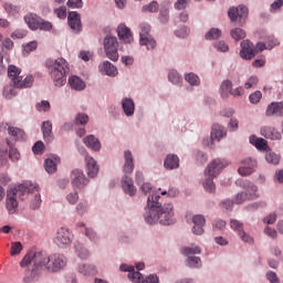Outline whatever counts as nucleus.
Instances as JSON below:
<instances>
[{
    "mask_svg": "<svg viewBox=\"0 0 283 283\" xmlns=\"http://www.w3.org/2000/svg\"><path fill=\"white\" fill-rule=\"evenodd\" d=\"M226 167H229V161L227 159L216 158L208 164L203 171V176H214L218 178Z\"/></svg>",
    "mask_w": 283,
    "mask_h": 283,
    "instance_id": "obj_9",
    "label": "nucleus"
},
{
    "mask_svg": "<svg viewBox=\"0 0 283 283\" xmlns=\"http://www.w3.org/2000/svg\"><path fill=\"white\" fill-rule=\"evenodd\" d=\"M228 17L231 23H235L239 19V25H244L249 19V7L239 4L238 7H231L228 10Z\"/></svg>",
    "mask_w": 283,
    "mask_h": 283,
    "instance_id": "obj_7",
    "label": "nucleus"
},
{
    "mask_svg": "<svg viewBox=\"0 0 283 283\" xmlns=\"http://www.w3.org/2000/svg\"><path fill=\"white\" fill-rule=\"evenodd\" d=\"M85 235L90 240V242H93V244H98V234H96V231L92 228H85Z\"/></svg>",
    "mask_w": 283,
    "mask_h": 283,
    "instance_id": "obj_52",
    "label": "nucleus"
},
{
    "mask_svg": "<svg viewBox=\"0 0 283 283\" xmlns=\"http://www.w3.org/2000/svg\"><path fill=\"white\" fill-rule=\"evenodd\" d=\"M32 151H33V154H35L36 156L43 155V151H45V144H43L42 140H38V142L33 145Z\"/></svg>",
    "mask_w": 283,
    "mask_h": 283,
    "instance_id": "obj_61",
    "label": "nucleus"
},
{
    "mask_svg": "<svg viewBox=\"0 0 283 283\" xmlns=\"http://www.w3.org/2000/svg\"><path fill=\"white\" fill-rule=\"evenodd\" d=\"M78 151L85 156L86 174L88 178H96L98 176V164L94 160V157L90 156L85 147L80 146Z\"/></svg>",
    "mask_w": 283,
    "mask_h": 283,
    "instance_id": "obj_10",
    "label": "nucleus"
},
{
    "mask_svg": "<svg viewBox=\"0 0 283 283\" xmlns=\"http://www.w3.org/2000/svg\"><path fill=\"white\" fill-rule=\"evenodd\" d=\"M238 237L242 242H244V244H250V247H253V244L255 243V240L253 239V237H251V234L247 233V231L244 230L239 232Z\"/></svg>",
    "mask_w": 283,
    "mask_h": 283,
    "instance_id": "obj_49",
    "label": "nucleus"
},
{
    "mask_svg": "<svg viewBox=\"0 0 283 283\" xmlns=\"http://www.w3.org/2000/svg\"><path fill=\"white\" fill-rule=\"evenodd\" d=\"M139 188H140V191H143V193H145L146 196L148 193V198L150 196H154V193H160L159 190L154 189L150 182L140 184Z\"/></svg>",
    "mask_w": 283,
    "mask_h": 283,
    "instance_id": "obj_48",
    "label": "nucleus"
},
{
    "mask_svg": "<svg viewBox=\"0 0 283 283\" xmlns=\"http://www.w3.org/2000/svg\"><path fill=\"white\" fill-rule=\"evenodd\" d=\"M41 132L43 134V140L46 143H52V140H54V133H52V122H43L41 125Z\"/></svg>",
    "mask_w": 283,
    "mask_h": 283,
    "instance_id": "obj_31",
    "label": "nucleus"
},
{
    "mask_svg": "<svg viewBox=\"0 0 283 283\" xmlns=\"http://www.w3.org/2000/svg\"><path fill=\"white\" fill-rule=\"evenodd\" d=\"M34 83V77L32 75H28L24 80L23 76H20V78L14 80V87L17 90H25L30 87Z\"/></svg>",
    "mask_w": 283,
    "mask_h": 283,
    "instance_id": "obj_35",
    "label": "nucleus"
},
{
    "mask_svg": "<svg viewBox=\"0 0 283 283\" xmlns=\"http://www.w3.org/2000/svg\"><path fill=\"white\" fill-rule=\"evenodd\" d=\"M117 36L120 43L128 45L134 43V35L132 34V30L125 23H120L117 27Z\"/></svg>",
    "mask_w": 283,
    "mask_h": 283,
    "instance_id": "obj_17",
    "label": "nucleus"
},
{
    "mask_svg": "<svg viewBox=\"0 0 283 283\" xmlns=\"http://www.w3.org/2000/svg\"><path fill=\"white\" fill-rule=\"evenodd\" d=\"M260 134L268 140H282V133L274 126H262L260 128Z\"/></svg>",
    "mask_w": 283,
    "mask_h": 283,
    "instance_id": "obj_20",
    "label": "nucleus"
},
{
    "mask_svg": "<svg viewBox=\"0 0 283 283\" xmlns=\"http://www.w3.org/2000/svg\"><path fill=\"white\" fill-rule=\"evenodd\" d=\"M61 163L59 155H51L44 160V169L46 174H56V167Z\"/></svg>",
    "mask_w": 283,
    "mask_h": 283,
    "instance_id": "obj_28",
    "label": "nucleus"
},
{
    "mask_svg": "<svg viewBox=\"0 0 283 283\" xmlns=\"http://www.w3.org/2000/svg\"><path fill=\"white\" fill-rule=\"evenodd\" d=\"M45 67L55 85L63 87L67 83V74H70V63L63 57L48 59Z\"/></svg>",
    "mask_w": 283,
    "mask_h": 283,
    "instance_id": "obj_4",
    "label": "nucleus"
},
{
    "mask_svg": "<svg viewBox=\"0 0 283 283\" xmlns=\"http://www.w3.org/2000/svg\"><path fill=\"white\" fill-rule=\"evenodd\" d=\"M184 78L186 83L190 85V87H200V83H201L200 75L193 72H189L184 74Z\"/></svg>",
    "mask_w": 283,
    "mask_h": 283,
    "instance_id": "obj_38",
    "label": "nucleus"
},
{
    "mask_svg": "<svg viewBox=\"0 0 283 283\" xmlns=\"http://www.w3.org/2000/svg\"><path fill=\"white\" fill-rule=\"evenodd\" d=\"M24 21L29 25L30 30H41L42 32H50L53 25L52 22L39 18L34 13L24 15Z\"/></svg>",
    "mask_w": 283,
    "mask_h": 283,
    "instance_id": "obj_6",
    "label": "nucleus"
},
{
    "mask_svg": "<svg viewBox=\"0 0 283 283\" xmlns=\"http://www.w3.org/2000/svg\"><path fill=\"white\" fill-rule=\"evenodd\" d=\"M212 48L216 50V52H220L221 54H227L229 52V43H227L224 40H217L212 43Z\"/></svg>",
    "mask_w": 283,
    "mask_h": 283,
    "instance_id": "obj_42",
    "label": "nucleus"
},
{
    "mask_svg": "<svg viewBox=\"0 0 283 283\" xmlns=\"http://www.w3.org/2000/svg\"><path fill=\"white\" fill-rule=\"evenodd\" d=\"M83 143L87 149H91L92 151L98 153L103 148V145L101 144V139H98L94 135H87L83 138Z\"/></svg>",
    "mask_w": 283,
    "mask_h": 283,
    "instance_id": "obj_23",
    "label": "nucleus"
},
{
    "mask_svg": "<svg viewBox=\"0 0 283 283\" xmlns=\"http://www.w3.org/2000/svg\"><path fill=\"white\" fill-rule=\"evenodd\" d=\"M159 21L160 23H163L164 25H167V23H169V9L164 8L159 11Z\"/></svg>",
    "mask_w": 283,
    "mask_h": 283,
    "instance_id": "obj_62",
    "label": "nucleus"
},
{
    "mask_svg": "<svg viewBox=\"0 0 283 283\" xmlns=\"http://www.w3.org/2000/svg\"><path fill=\"white\" fill-rule=\"evenodd\" d=\"M232 90H233V82H231V80L222 81L219 87V93L221 98H229V96H231Z\"/></svg>",
    "mask_w": 283,
    "mask_h": 283,
    "instance_id": "obj_33",
    "label": "nucleus"
},
{
    "mask_svg": "<svg viewBox=\"0 0 283 283\" xmlns=\"http://www.w3.org/2000/svg\"><path fill=\"white\" fill-rule=\"evenodd\" d=\"M2 127L7 129L9 136L13 138V140H23V138H25V132L17 126L6 123L2 124Z\"/></svg>",
    "mask_w": 283,
    "mask_h": 283,
    "instance_id": "obj_26",
    "label": "nucleus"
},
{
    "mask_svg": "<svg viewBox=\"0 0 283 283\" xmlns=\"http://www.w3.org/2000/svg\"><path fill=\"white\" fill-rule=\"evenodd\" d=\"M39 191V184H32V181H25L13 186L7 190L6 207L10 216L14 214L19 209L18 200H25L28 193Z\"/></svg>",
    "mask_w": 283,
    "mask_h": 283,
    "instance_id": "obj_3",
    "label": "nucleus"
},
{
    "mask_svg": "<svg viewBox=\"0 0 283 283\" xmlns=\"http://www.w3.org/2000/svg\"><path fill=\"white\" fill-rule=\"evenodd\" d=\"M30 264H32V268L24 276V283L39 282L41 275H43V271H48V273H61L67 266V256L61 252L45 254L43 252L30 251L21 260L20 266L23 269L30 266Z\"/></svg>",
    "mask_w": 283,
    "mask_h": 283,
    "instance_id": "obj_1",
    "label": "nucleus"
},
{
    "mask_svg": "<svg viewBox=\"0 0 283 283\" xmlns=\"http://www.w3.org/2000/svg\"><path fill=\"white\" fill-rule=\"evenodd\" d=\"M220 36H222V30L218 28H212L205 34L206 41H218Z\"/></svg>",
    "mask_w": 283,
    "mask_h": 283,
    "instance_id": "obj_43",
    "label": "nucleus"
},
{
    "mask_svg": "<svg viewBox=\"0 0 283 283\" xmlns=\"http://www.w3.org/2000/svg\"><path fill=\"white\" fill-rule=\"evenodd\" d=\"M130 174H124L120 179V186L126 196L134 198L136 196V186L134 185V179L129 177Z\"/></svg>",
    "mask_w": 283,
    "mask_h": 283,
    "instance_id": "obj_16",
    "label": "nucleus"
},
{
    "mask_svg": "<svg viewBox=\"0 0 283 283\" xmlns=\"http://www.w3.org/2000/svg\"><path fill=\"white\" fill-rule=\"evenodd\" d=\"M268 50H273V48H277L280 45V40L275 38V35H268L264 40Z\"/></svg>",
    "mask_w": 283,
    "mask_h": 283,
    "instance_id": "obj_50",
    "label": "nucleus"
},
{
    "mask_svg": "<svg viewBox=\"0 0 283 283\" xmlns=\"http://www.w3.org/2000/svg\"><path fill=\"white\" fill-rule=\"evenodd\" d=\"M128 279L134 283H143L145 281L143 280V274L136 271V268H134L132 273H128Z\"/></svg>",
    "mask_w": 283,
    "mask_h": 283,
    "instance_id": "obj_55",
    "label": "nucleus"
},
{
    "mask_svg": "<svg viewBox=\"0 0 283 283\" xmlns=\"http://www.w3.org/2000/svg\"><path fill=\"white\" fill-rule=\"evenodd\" d=\"M71 185L74 189H85L90 185V179L85 177L83 170L75 169L71 172Z\"/></svg>",
    "mask_w": 283,
    "mask_h": 283,
    "instance_id": "obj_11",
    "label": "nucleus"
},
{
    "mask_svg": "<svg viewBox=\"0 0 283 283\" xmlns=\"http://www.w3.org/2000/svg\"><path fill=\"white\" fill-rule=\"evenodd\" d=\"M164 167L168 171H174L180 167V158L176 154H168L164 160Z\"/></svg>",
    "mask_w": 283,
    "mask_h": 283,
    "instance_id": "obj_29",
    "label": "nucleus"
},
{
    "mask_svg": "<svg viewBox=\"0 0 283 283\" xmlns=\"http://www.w3.org/2000/svg\"><path fill=\"white\" fill-rule=\"evenodd\" d=\"M192 233L193 235H202L205 233V224H207V219L202 214H195L192 217Z\"/></svg>",
    "mask_w": 283,
    "mask_h": 283,
    "instance_id": "obj_22",
    "label": "nucleus"
},
{
    "mask_svg": "<svg viewBox=\"0 0 283 283\" xmlns=\"http://www.w3.org/2000/svg\"><path fill=\"white\" fill-rule=\"evenodd\" d=\"M124 165H123V172L124 174H134V169L136 168V164L134 160V153L132 150L126 149L123 153Z\"/></svg>",
    "mask_w": 283,
    "mask_h": 283,
    "instance_id": "obj_19",
    "label": "nucleus"
},
{
    "mask_svg": "<svg viewBox=\"0 0 283 283\" xmlns=\"http://www.w3.org/2000/svg\"><path fill=\"white\" fill-rule=\"evenodd\" d=\"M237 185L241 187V189H244L243 192L249 197V200H255L260 198V195L258 193V186L253 184V181L250 180H238Z\"/></svg>",
    "mask_w": 283,
    "mask_h": 283,
    "instance_id": "obj_12",
    "label": "nucleus"
},
{
    "mask_svg": "<svg viewBox=\"0 0 283 283\" xmlns=\"http://www.w3.org/2000/svg\"><path fill=\"white\" fill-rule=\"evenodd\" d=\"M69 85L75 92H83V90L86 87L85 81L76 75H73L69 78Z\"/></svg>",
    "mask_w": 283,
    "mask_h": 283,
    "instance_id": "obj_34",
    "label": "nucleus"
},
{
    "mask_svg": "<svg viewBox=\"0 0 283 283\" xmlns=\"http://www.w3.org/2000/svg\"><path fill=\"white\" fill-rule=\"evenodd\" d=\"M265 116L271 118V116H275L276 118H283V101L281 102H272L268 105L265 109Z\"/></svg>",
    "mask_w": 283,
    "mask_h": 283,
    "instance_id": "obj_21",
    "label": "nucleus"
},
{
    "mask_svg": "<svg viewBox=\"0 0 283 283\" xmlns=\"http://www.w3.org/2000/svg\"><path fill=\"white\" fill-rule=\"evenodd\" d=\"M255 169H258V160L248 157L241 160V167L238 168L240 176H251V174H255Z\"/></svg>",
    "mask_w": 283,
    "mask_h": 283,
    "instance_id": "obj_13",
    "label": "nucleus"
},
{
    "mask_svg": "<svg viewBox=\"0 0 283 283\" xmlns=\"http://www.w3.org/2000/svg\"><path fill=\"white\" fill-rule=\"evenodd\" d=\"M195 159L197 160L198 165H205V163H207V160H209V157L207 156V153H205L202 150H196Z\"/></svg>",
    "mask_w": 283,
    "mask_h": 283,
    "instance_id": "obj_57",
    "label": "nucleus"
},
{
    "mask_svg": "<svg viewBox=\"0 0 283 283\" xmlns=\"http://www.w3.org/2000/svg\"><path fill=\"white\" fill-rule=\"evenodd\" d=\"M189 28L187 25H182L175 30V36L178 39H187V36H189Z\"/></svg>",
    "mask_w": 283,
    "mask_h": 283,
    "instance_id": "obj_54",
    "label": "nucleus"
},
{
    "mask_svg": "<svg viewBox=\"0 0 283 283\" xmlns=\"http://www.w3.org/2000/svg\"><path fill=\"white\" fill-rule=\"evenodd\" d=\"M182 255H186V258L200 255L202 253V249L198 245H191V247H185L181 250Z\"/></svg>",
    "mask_w": 283,
    "mask_h": 283,
    "instance_id": "obj_40",
    "label": "nucleus"
},
{
    "mask_svg": "<svg viewBox=\"0 0 283 283\" xmlns=\"http://www.w3.org/2000/svg\"><path fill=\"white\" fill-rule=\"evenodd\" d=\"M265 160L269 165H280L281 157L272 150H268L265 153Z\"/></svg>",
    "mask_w": 283,
    "mask_h": 283,
    "instance_id": "obj_46",
    "label": "nucleus"
},
{
    "mask_svg": "<svg viewBox=\"0 0 283 283\" xmlns=\"http://www.w3.org/2000/svg\"><path fill=\"white\" fill-rule=\"evenodd\" d=\"M4 10L10 17H17L19 14V7L12 3H4Z\"/></svg>",
    "mask_w": 283,
    "mask_h": 283,
    "instance_id": "obj_58",
    "label": "nucleus"
},
{
    "mask_svg": "<svg viewBox=\"0 0 283 283\" xmlns=\"http://www.w3.org/2000/svg\"><path fill=\"white\" fill-rule=\"evenodd\" d=\"M104 52L109 61H118V39L114 35H106L104 38Z\"/></svg>",
    "mask_w": 283,
    "mask_h": 283,
    "instance_id": "obj_8",
    "label": "nucleus"
},
{
    "mask_svg": "<svg viewBox=\"0 0 283 283\" xmlns=\"http://www.w3.org/2000/svg\"><path fill=\"white\" fill-rule=\"evenodd\" d=\"M67 23L74 34H81L83 31V23L81 22V13L77 11H71L67 15Z\"/></svg>",
    "mask_w": 283,
    "mask_h": 283,
    "instance_id": "obj_14",
    "label": "nucleus"
},
{
    "mask_svg": "<svg viewBox=\"0 0 283 283\" xmlns=\"http://www.w3.org/2000/svg\"><path fill=\"white\" fill-rule=\"evenodd\" d=\"M50 101L43 99L35 104V109L38 112H50L51 109Z\"/></svg>",
    "mask_w": 283,
    "mask_h": 283,
    "instance_id": "obj_59",
    "label": "nucleus"
},
{
    "mask_svg": "<svg viewBox=\"0 0 283 283\" xmlns=\"http://www.w3.org/2000/svg\"><path fill=\"white\" fill-rule=\"evenodd\" d=\"M98 71L101 74H104L105 76H111L114 78V76H118V69L112 64L109 61H104L98 65Z\"/></svg>",
    "mask_w": 283,
    "mask_h": 283,
    "instance_id": "obj_25",
    "label": "nucleus"
},
{
    "mask_svg": "<svg viewBox=\"0 0 283 283\" xmlns=\"http://www.w3.org/2000/svg\"><path fill=\"white\" fill-rule=\"evenodd\" d=\"M149 32H151V25L149 23H140L139 24V39L143 36H150Z\"/></svg>",
    "mask_w": 283,
    "mask_h": 283,
    "instance_id": "obj_60",
    "label": "nucleus"
},
{
    "mask_svg": "<svg viewBox=\"0 0 283 283\" xmlns=\"http://www.w3.org/2000/svg\"><path fill=\"white\" fill-rule=\"evenodd\" d=\"M168 82L171 85H176L177 87H182V74L178 72L176 69H171L168 71Z\"/></svg>",
    "mask_w": 283,
    "mask_h": 283,
    "instance_id": "obj_32",
    "label": "nucleus"
},
{
    "mask_svg": "<svg viewBox=\"0 0 283 283\" xmlns=\"http://www.w3.org/2000/svg\"><path fill=\"white\" fill-rule=\"evenodd\" d=\"M19 74H21V69L17 67V65L11 64L8 66V76H9V78H11L13 85H14L15 78H18V80L21 78V76Z\"/></svg>",
    "mask_w": 283,
    "mask_h": 283,
    "instance_id": "obj_45",
    "label": "nucleus"
},
{
    "mask_svg": "<svg viewBox=\"0 0 283 283\" xmlns=\"http://www.w3.org/2000/svg\"><path fill=\"white\" fill-rule=\"evenodd\" d=\"M210 136L212 143H220L222 138H227V129L220 124H213Z\"/></svg>",
    "mask_w": 283,
    "mask_h": 283,
    "instance_id": "obj_24",
    "label": "nucleus"
},
{
    "mask_svg": "<svg viewBox=\"0 0 283 283\" xmlns=\"http://www.w3.org/2000/svg\"><path fill=\"white\" fill-rule=\"evenodd\" d=\"M240 45L241 50L239 52V56H241L243 61H251V59H255V46L249 40H243Z\"/></svg>",
    "mask_w": 283,
    "mask_h": 283,
    "instance_id": "obj_15",
    "label": "nucleus"
},
{
    "mask_svg": "<svg viewBox=\"0 0 283 283\" xmlns=\"http://www.w3.org/2000/svg\"><path fill=\"white\" fill-rule=\"evenodd\" d=\"M158 8H160L158 1L154 0L149 4L143 6L142 12H158Z\"/></svg>",
    "mask_w": 283,
    "mask_h": 283,
    "instance_id": "obj_56",
    "label": "nucleus"
},
{
    "mask_svg": "<svg viewBox=\"0 0 283 283\" xmlns=\"http://www.w3.org/2000/svg\"><path fill=\"white\" fill-rule=\"evenodd\" d=\"M36 48H39V42H36V41L28 42L27 44L22 45V54L24 56H29L30 52H34V50H36Z\"/></svg>",
    "mask_w": 283,
    "mask_h": 283,
    "instance_id": "obj_47",
    "label": "nucleus"
},
{
    "mask_svg": "<svg viewBox=\"0 0 283 283\" xmlns=\"http://www.w3.org/2000/svg\"><path fill=\"white\" fill-rule=\"evenodd\" d=\"M72 242H74V233H72L70 228L61 227L56 230L53 237V243L57 249H70Z\"/></svg>",
    "mask_w": 283,
    "mask_h": 283,
    "instance_id": "obj_5",
    "label": "nucleus"
},
{
    "mask_svg": "<svg viewBox=\"0 0 283 283\" xmlns=\"http://www.w3.org/2000/svg\"><path fill=\"white\" fill-rule=\"evenodd\" d=\"M74 253L80 260H88V258L92 255V252H90V249H87L85 244L78 241L74 243Z\"/></svg>",
    "mask_w": 283,
    "mask_h": 283,
    "instance_id": "obj_30",
    "label": "nucleus"
},
{
    "mask_svg": "<svg viewBox=\"0 0 283 283\" xmlns=\"http://www.w3.org/2000/svg\"><path fill=\"white\" fill-rule=\"evenodd\" d=\"M23 251V244L20 241H15L11 243V255H19Z\"/></svg>",
    "mask_w": 283,
    "mask_h": 283,
    "instance_id": "obj_63",
    "label": "nucleus"
},
{
    "mask_svg": "<svg viewBox=\"0 0 283 283\" xmlns=\"http://www.w3.org/2000/svg\"><path fill=\"white\" fill-rule=\"evenodd\" d=\"M216 178V176L205 175L202 187L208 193H216V184L213 182Z\"/></svg>",
    "mask_w": 283,
    "mask_h": 283,
    "instance_id": "obj_37",
    "label": "nucleus"
},
{
    "mask_svg": "<svg viewBox=\"0 0 283 283\" xmlns=\"http://www.w3.org/2000/svg\"><path fill=\"white\" fill-rule=\"evenodd\" d=\"M75 125H85L90 123V116L85 113H77L74 118Z\"/></svg>",
    "mask_w": 283,
    "mask_h": 283,
    "instance_id": "obj_53",
    "label": "nucleus"
},
{
    "mask_svg": "<svg viewBox=\"0 0 283 283\" xmlns=\"http://www.w3.org/2000/svg\"><path fill=\"white\" fill-rule=\"evenodd\" d=\"M230 36L234 41H242V39H247V31H244L243 29H240V28H233L230 31Z\"/></svg>",
    "mask_w": 283,
    "mask_h": 283,
    "instance_id": "obj_44",
    "label": "nucleus"
},
{
    "mask_svg": "<svg viewBox=\"0 0 283 283\" xmlns=\"http://www.w3.org/2000/svg\"><path fill=\"white\" fill-rule=\"evenodd\" d=\"M90 213V201L82 200L75 206V214L78 218H84V216H87Z\"/></svg>",
    "mask_w": 283,
    "mask_h": 283,
    "instance_id": "obj_36",
    "label": "nucleus"
},
{
    "mask_svg": "<svg viewBox=\"0 0 283 283\" xmlns=\"http://www.w3.org/2000/svg\"><path fill=\"white\" fill-rule=\"evenodd\" d=\"M77 272L84 277H92V275L98 273V270L96 269V265L92 263H80L77 265Z\"/></svg>",
    "mask_w": 283,
    "mask_h": 283,
    "instance_id": "obj_27",
    "label": "nucleus"
},
{
    "mask_svg": "<svg viewBox=\"0 0 283 283\" xmlns=\"http://www.w3.org/2000/svg\"><path fill=\"white\" fill-rule=\"evenodd\" d=\"M186 266L188 269H200L202 266V259L200 256H187Z\"/></svg>",
    "mask_w": 283,
    "mask_h": 283,
    "instance_id": "obj_41",
    "label": "nucleus"
},
{
    "mask_svg": "<svg viewBox=\"0 0 283 283\" xmlns=\"http://www.w3.org/2000/svg\"><path fill=\"white\" fill-rule=\"evenodd\" d=\"M143 218L146 224H161V227H171L176 224V211L174 203L168 202L163 205L160 193H153L147 198V203L144 208Z\"/></svg>",
    "mask_w": 283,
    "mask_h": 283,
    "instance_id": "obj_2",
    "label": "nucleus"
},
{
    "mask_svg": "<svg viewBox=\"0 0 283 283\" xmlns=\"http://www.w3.org/2000/svg\"><path fill=\"white\" fill-rule=\"evenodd\" d=\"M230 229H232V231H235L239 235V233H241V231H244V223L237 219H231L230 220Z\"/></svg>",
    "mask_w": 283,
    "mask_h": 283,
    "instance_id": "obj_51",
    "label": "nucleus"
},
{
    "mask_svg": "<svg viewBox=\"0 0 283 283\" xmlns=\"http://www.w3.org/2000/svg\"><path fill=\"white\" fill-rule=\"evenodd\" d=\"M120 107L126 118H133L134 114H136V103L132 97H123L120 101Z\"/></svg>",
    "mask_w": 283,
    "mask_h": 283,
    "instance_id": "obj_18",
    "label": "nucleus"
},
{
    "mask_svg": "<svg viewBox=\"0 0 283 283\" xmlns=\"http://www.w3.org/2000/svg\"><path fill=\"white\" fill-rule=\"evenodd\" d=\"M139 45L145 46L146 50H156V40L151 35H144L139 38Z\"/></svg>",
    "mask_w": 283,
    "mask_h": 283,
    "instance_id": "obj_39",
    "label": "nucleus"
},
{
    "mask_svg": "<svg viewBox=\"0 0 283 283\" xmlns=\"http://www.w3.org/2000/svg\"><path fill=\"white\" fill-rule=\"evenodd\" d=\"M249 101L251 105H258L260 101H262V92L255 91L254 93L249 95Z\"/></svg>",
    "mask_w": 283,
    "mask_h": 283,
    "instance_id": "obj_64",
    "label": "nucleus"
}]
</instances>
